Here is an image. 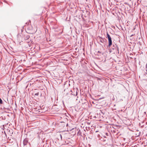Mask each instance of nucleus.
<instances>
[{
  "label": "nucleus",
  "mask_w": 147,
  "mask_h": 147,
  "mask_svg": "<svg viewBox=\"0 0 147 147\" xmlns=\"http://www.w3.org/2000/svg\"><path fill=\"white\" fill-rule=\"evenodd\" d=\"M28 142V139L27 138H25L23 142L24 145L25 146V145H26L27 144Z\"/></svg>",
  "instance_id": "1"
},
{
  "label": "nucleus",
  "mask_w": 147,
  "mask_h": 147,
  "mask_svg": "<svg viewBox=\"0 0 147 147\" xmlns=\"http://www.w3.org/2000/svg\"><path fill=\"white\" fill-rule=\"evenodd\" d=\"M109 42V47H110L112 45V41L111 40V38L108 39Z\"/></svg>",
  "instance_id": "2"
},
{
  "label": "nucleus",
  "mask_w": 147,
  "mask_h": 147,
  "mask_svg": "<svg viewBox=\"0 0 147 147\" xmlns=\"http://www.w3.org/2000/svg\"><path fill=\"white\" fill-rule=\"evenodd\" d=\"M113 47L112 48L114 50L115 49H116V48H117V49L118 50V47L117 46V45H116V44H115V45H113Z\"/></svg>",
  "instance_id": "3"
},
{
  "label": "nucleus",
  "mask_w": 147,
  "mask_h": 147,
  "mask_svg": "<svg viewBox=\"0 0 147 147\" xmlns=\"http://www.w3.org/2000/svg\"><path fill=\"white\" fill-rule=\"evenodd\" d=\"M104 138H105V139H100V140H101V141H106V139H107V137H106L105 136H102Z\"/></svg>",
  "instance_id": "4"
},
{
  "label": "nucleus",
  "mask_w": 147,
  "mask_h": 147,
  "mask_svg": "<svg viewBox=\"0 0 147 147\" xmlns=\"http://www.w3.org/2000/svg\"><path fill=\"white\" fill-rule=\"evenodd\" d=\"M99 40L101 42L103 43L104 42V39L100 37Z\"/></svg>",
  "instance_id": "5"
},
{
  "label": "nucleus",
  "mask_w": 147,
  "mask_h": 147,
  "mask_svg": "<svg viewBox=\"0 0 147 147\" xmlns=\"http://www.w3.org/2000/svg\"><path fill=\"white\" fill-rule=\"evenodd\" d=\"M107 36L108 39L111 38V37L110 36V35L108 34V33H107Z\"/></svg>",
  "instance_id": "6"
},
{
  "label": "nucleus",
  "mask_w": 147,
  "mask_h": 147,
  "mask_svg": "<svg viewBox=\"0 0 147 147\" xmlns=\"http://www.w3.org/2000/svg\"><path fill=\"white\" fill-rule=\"evenodd\" d=\"M3 101L0 98V104H2Z\"/></svg>",
  "instance_id": "7"
},
{
  "label": "nucleus",
  "mask_w": 147,
  "mask_h": 147,
  "mask_svg": "<svg viewBox=\"0 0 147 147\" xmlns=\"http://www.w3.org/2000/svg\"><path fill=\"white\" fill-rule=\"evenodd\" d=\"M35 95V96H38L39 95V92H37V93H36L35 94H34Z\"/></svg>",
  "instance_id": "8"
},
{
  "label": "nucleus",
  "mask_w": 147,
  "mask_h": 147,
  "mask_svg": "<svg viewBox=\"0 0 147 147\" xmlns=\"http://www.w3.org/2000/svg\"><path fill=\"white\" fill-rule=\"evenodd\" d=\"M97 53H99L100 54L101 53V52H100V51H98V52H97ZM98 55H100V54H98Z\"/></svg>",
  "instance_id": "9"
},
{
  "label": "nucleus",
  "mask_w": 147,
  "mask_h": 147,
  "mask_svg": "<svg viewBox=\"0 0 147 147\" xmlns=\"http://www.w3.org/2000/svg\"><path fill=\"white\" fill-rule=\"evenodd\" d=\"M105 134H106V136H109V134L107 133H106Z\"/></svg>",
  "instance_id": "10"
},
{
  "label": "nucleus",
  "mask_w": 147,
  "mask_h": 147,
  "mask_svg": "<svg viewBox=\"0 0 147 147\" xmlns=\"http://www.w3.org/2000/svg\"><path fill=\"white\" fill-rule=\"evenodd\" d=\"M134 35V34H132L131 35V36H130V37H132V36H133Z\"/></svg>",
  "instance_id": "11"
},
{
  "label": "nucleus",
  "mask_w": 147,
  "mask_h": 147,
  "mask_svg": "<svg viewBox=\"0 0 147 147\" xmlns=\"http://www.w3.org/2000/svg\"><path fill=\"white\" fill-rule=\"evenodd\" d=\"M60 137H61V139H62V136H61V135L60 134Z\"/></svg>",
  "instance_id": "12"
},
{
  "label": "nucleus",
  "mask_w": 147,
  "mask_h": 147,
  "mask_svg": "<svg viewBox=\"0 0 147 147\" xmlns=\"http://www.w3.org/2000/svg\"><path fill=\"white\" fill-rule=\"evenodd\" d=\"M110 52H111V49H110Z\"/></svg>",
  "instance_id": "13"
},
{
  "label": "nucleus",
  "mask_w": 147,
  "mask_h": 147,
  "mask_svg": "<svg viewBox=\"0 0 147 147\" xmlns=\"http://www.w3.org/2000/svg\"><path fill=\"white\" fill-rule=\"evenodd\" d=\"M68 125V124L67 123V125H66V126H67V125Z\"/></svg>",
  "instance_id": "14"
},
{
  "label": "nucleus",
  "mask_w": 147,
  "mask_h": 147,
  "mask_svg": "<svg viewBox=\"0 0 147 147\" xmlns=\"http://www.w3.org/2000/svg\"><path fill=\"white\" fill-rule=\"evenodd\" d=\"M147 65V63L146 64V65Z\"/></svg>",
  "instance_id": "15"
}]
</instances>
